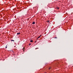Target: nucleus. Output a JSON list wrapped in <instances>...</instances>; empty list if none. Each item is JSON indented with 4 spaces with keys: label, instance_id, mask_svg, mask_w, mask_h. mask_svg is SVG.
Listing matches in <instances>:
<instances>
[{
    "label": "nucleus",
    "instance_id": "f257e3e1",
    "mask_svg": "<svg viewBox=\"0 0 73 73\" xmlns=\"http://www.w3.org/2000/svg\"><path fill=\"white\" fill-rule=\"evenodd\" d=\"M35 24V22H33L32 23L33 24Z\"/></svg>",
    "mask_w": 73,
    "mask_h": 73
},
{
    "label": "nucleus",
    "instance_id": "f03ea898",
    "mask_svg": "<svg viewBox=\"0 0 73 73\" xmlns=\"http://www.w3.org/2000/svg\"><path fill=\"white\" fill-rule=\"evenodd\" d=\"M20 33H17V35H20Z\"/></svg>",
    "mask_w": 73,
    "mask_h": 73
},
{
    "label": "nucleus",
    "instance_id": "7ed1b4c3",
    "mask_svg": "<svg viewBox=\"0 0 73 73\" xmlns=\"http://www.w3.org/2000/svg\"><path fill=\"white\" fill-rule=\"evenodd\" d=\"M30 42H33V40H30Z\"/></svg>",
    "mask_w": 73,
    "mask_h": 73
},
{
    "label": "nucleus",
    "instance_id": "20e7f679",
    "mask_svg": "<svg viewBox=\"0 0 73 73\" xmlns=\"http://www.w3.org/2000/svg\"><path fill=\"white\" fill-rule=\"evenodd\" d=\"M11 41H15V40H11Z\"/></svg>",
    "mask_w": 73,
    "mask_h": 73
},
{
    "label": "nucleus",
    "instance_id": "39448f33",
    "mask_svg": "<svg viewBox=\"0 0 73 73\" xmlns=\"http://www.w3.org/2000/svg\"><path fill=\"white\" fill-rule=\"evenodd\" d=\"M47 22H48V23H49V21H47Z\"/></svg>",
    "mask_w": 73,
    "mask_h": 73
},
{
    "label": "nucleus",
    "instance_id": "423d86ee",
    "mask_svg": "<svg viewBox=\"0 0 73 73\" xmlns=\"http://www.w3.org/2000/svg\"><path fill=\"white\" fill-rule=\"evenodd\" d=\"M31 45V44L30 43V44H29V45L30 46V45Z\"/></svg>",
    "mask_w": 73,
    "mask_h": 73
},
{
    "label": "nucleus",
    "instance_id": "0eeeda50",
    "mask_svg": "<svg viewBox=\"0 0 73 73\" xmlns=\"http://www.w3.org/2000/svg\"><path fill=\"white\" fill-rule=\"evenodd\" d=\"M57 9H59V7H57Z\"/></svg>",
    "mask_w": 73,
    "mask_h": 73
},
{
    "label": "nucleus",
    "instance_id": "6e6552de",
    "mask_svg": "<svg viewBox=\"0 0 73 73\" xmlns=\"http://www.w3.org/2000/svg\"><path fill=\"white\" fill-rule=\"evenodd\" d=\"M38 49V48H35V49Z\"/></svg>",
    "mask_w": 73,
    "mask_h": 73
},
{
    "label": "nucleus",
    "instance_id": "1a4fd4ad",
    "mask_svg": "<svg viewBox=\"0 0 73 73\" xmlns=\"http://www.w3.org/2000/svg\"><path fill=\"white\" fill-rule=\"evenodd\" d=\"M51 69V68L50 67L49 68V69Z\"/></svg>",
    "mask_w": 73,
    "mask_h": 73
},
{
    "label": "nucleus",
    "instance_id": "9d476101",
    "mask_svg": "<svg viewBox=\"0 0 73 73\" xmlns=\"http://www.w3.org/2000/svg\"><path fill=\"white\" fill-rule=\"evenodd\" d=\"M41 35H40L39 37H41Z\"/></svg>",
    "mask_w": 73,
    "mask_h": 73
},
{
    "label": "nucleus",
    "instance_id": "9b49d317",
    "mask_svg": "<svg viewBox=\"0 0 73 73\" xmlns=\"http://www.w3.org/2000/svg\"><path fill=\"white\" fill-rule=\"evenodd\" d=\"M40 38V37H38V38Z\"/></svg>",
    "mask_w": 73,
    "mask_h": 73
},
{
    "label": "nucleus",
    "instance_id": "f8f14e48",
    "mask_svg": "<svg viewBox=\"0 0 73 73\" xmlns=\"http://www.w3.org/2000/svg\"><path fill=\"white\" fill-rule=\"evenodd\" d=\"M6 47V48H7V47Z\"/></svg>",
    "mask_w": 73,
    "mask_h": 73
},
{
    "label": "nucleus",
    "instance_id": "ddd939ff",
    "mask_svg": "<svg viewBox=\"0 0 73 73\" xmlns=\"http://www.w3.org/2000/svg\"><path fill=\"white\" fill-rule=\"evenodd\" d=\"M38 38H37V40H38Z\"/></svg>",
    "mask_w": 73,
    "mask_h": 73
},
{
    "label": "nucleus",
    "instance_id": "4468645a",
    "mask_svg": "<svg viewBox=\"0 0 73 73\" xmlns=\"http://www.w3.org/2000/svg\"><path fill=\"white\" fill-rule=\"evenodd\" d=\"M23 50H24V48H23Z\"/></svg>",
    "mask_w": 73,
    "mask_h": 73
},
{
    "label": "nucleus",
    "instance_id": "2eb2a0df",
    "mask_svg": "<svg viewBox=\"0 0 73 73\" xmlns=\"http://www.w3.org/2000/svg\"><path fill=\"white\" fill-rule=\"evenodd\" d=\"M56 38H57L56 37Z\"/></svg>",
    "mask_w": 73,
    "mask_h": 73
},
{
    "label": "nucleus",
    "instance_id": "dca6fc26",
    "mask_svg": "<svg viewBox=\"0 0 73 73\" xmlns=\"http://www.w3.org/2000/svg\"><path fill=\"white\" fill-rule=\"evenodd\" d=\"M23 51H24L23 50Z\"/></svg>",
    "mask_w": 73,
    "mask_h": 73
},
{
    "label": "nucleus",
    "instance_id": "f3484780",
    "mask_svg": "<svg viewBox=\"0 0 73 73\" xmlns=\"http://www.w3.org/2000/svg\"><path fill=\"white\" fill-rule=\"evenodd\" d=\"M23 51H24L23 50Z\"/></svg>",
    "mask_w": 73,
    "mask_h": 73
}]
</instances>
